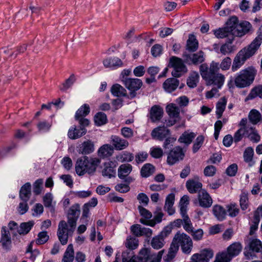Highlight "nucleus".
Masks as SVG:
<instances>
[{"label":"nucleus","instance_id":"f257e3e1","mask_svg":"<svg viewBox=\"0 0 262 262\" xmlns=\"http://www.w3.org/2000/svg\"><path fill=\"white\" fill-rule=\"evenodd\" d=\"M80 206L76 204L70 208L68 213V222L61 221L58 225L57 236L61 244H67L69 236H72L76 226V222L80 215Z\"/></svg>","mask_w":262,"mask_h":262},{"label":"nucleus","instance_id":"f03ea898","mask_svg":"<svg viewBox=\"0 0 262 262\" xmlns=\"http://www.w3.org/2000/svg\"><path fill=\"white\" fill-rule=\"evenodd\" d=\"M180 246L184 253L189 254L192 250L193 242L190 237L187 234L178 231L172 239L168 253L165 258V261H170L174 257Z\"/></svg>","mask_w":262,"mask_h":262},{"label":"nucleus","instance_id":"7ed1b4c3","mask_svg":"<svg viewBox=\"0 0 262 262\" xmlns=\"http://www.w3.org/2000/svg\"><path fill=\"white\" fill-rule=\"evenodd\" d=\"M262 42V35L259 34L248 46L240 50L234 57L232 66V70L234 72L238 69L245 62L252 57Z\"/></svg>","mask_w":262,"mask_h":262},{"label":"nucleus","instance_id":"20e7f679","mask_svg":"<svg viewBox=\"0 0 262 262\" xmlns=\"http://www.w3.org/2000/svg\"><path fill=\"white\" fill-rule=\"evenodd\" d=\"M256 73V70L252 66L241 70L235 77V85L239 88L249 86L253 82Z\"/></svg>","mask_w":262,"mask_h":262},{"label":"nucleus","instance_id":"39448f33","mask_svg":"<svg viewBox=\"0 0 262 262\" xmlns=\"http://www.w3.org/2000/svg\"><path fill=\"white\" fill-rule=\"evenodd\" d=\"M242 249V246L239 243H234L228 247L227 252L217 254L213 262H229L233 257L239 253Z\"/></svg>","mask_w":262,"mask_h":262},{"label":"nucleus","instance_id":"423d86ee","mask_svg":"<svg viewBox=\"0 0 262 262\" xmlns=\"http://www.w3.org/2000/svg\"><path fill=\"white\" fill-rule=\"evenodd\" d=\"M169 65L173 69L171 74L174 77H180L187 72V69L182 59L177 57L170 58Z\"/></svg>","mask_w":262,"mask_h":262},{"label":"nucleus","instance_id":"0eeeda50","mask_svg":"<svg viewBox=\"0 0 262 262\" xmlns=\"http://www.w3.org/2000/svg\"><path fill=\"white\" fill-rule=\"evenodd\" d=\"M124 85L130 91L129 96L133 98L136 96V91L139 90L142 85L141 80L137 78H124L122 80Z\"/></svg>","mask_w":262,"mask_h":262},{"label":"nucleus","instance_id":"6e6552de","mask_svg":"<svg viewBox=\"0 0 262 262\" xmlns=\"http://www.w3.org/2000/svg\"><path fill=\"white\" fill-rule=\"evenodd\" d=\"M164 250L159 251L158 254H151L147 249H143L139 252V258L141 262H160Z\"/></svg>","mask_w":262,"mask_h":262},{"label":"nucleus","instance_id":"1a4fd4ad","mask_svg":"<svg viewBox=\"0 0 262 262\" xmlns=\"http://www.w3.org/2000/svg\"><path fill=\"white\" fill-rule=\"evenodd\" d=\"M185 154L180 146H177L170 151L168 155L167 162L169 165H172L179 160L183 159Z\"/></svg>","mask_w":262,"mask_h":262},{"label":"nucleus","instance_id":"9d476101","mask_svg":"<svg viewBox=\"0 0 262 262\" xmlns=\"http://www.w3.org/2000/svg\"><path fill=\"white\" fill-rule=\"evenodd\" d=\"M89 113L90 107L86 104H83L78 110L75 115V119L78 121L79 125H89L90 121L88 119L84 118Z\"/></svg>","mask_w":262,"mask_h":262},{"label":"nucleus","instance_id":"9b49d317","mask_svg":"<svg viewBox=\"0 0 262 262\" xmlns=\"http://www.w3.org/2000/svg\"><path fill=\"white\" fill-rule=\"evenodd\" d=\"M132 170V166L129 164H122L118 168V177L127 183H130L133 181V178L128 175Z\"/></svg>","mask_w":262,"mask_h":262},{"label":"nucleus","instance_id":"f8f14e48","mask_svg":"<svg viewBox=\"0 0 262 262\" xmlns=\"http://www.w3.org/2000/svg\"><path fill=\"white\" fill-rule=\"evenodd\" d=\"M88 125H80L79 127L74 126L70 128L68 132V137L72 140H76L80 138L85 135L87 132L85 127Z\"/></svg>","mask_w":262,"mask_h":262},{"label":"nucleus","instance_id":"ddd939ff","mask_svg":"<svg viewBox=\"0 0 262 262\" xmlns=\"http://www.w3.org/2000/svg\"><path fill=\"white\" fill-rule=\"evenodd\" d=\"M213 256V252L211 250L204 249L199 254H193L191 257L190 262H209Z\"/></svg>","mask_w":262,"mask_h":262},{"label":"nucleus","instance_id":"4468645a","mask_svg":"<svg viewBox=\"0 0 262 262\" xmlns=\"http://www.w3.org/2000/svg\"><path fill=\"white\" fill-rule=\"evenodd\" d=\"M83 158L85 159L87 173L93 174L100 164V160L97 158L88 157L86 156H83Z\"/></svg>","mask_w":262,"mask_h":262},{"label":"nucleus","instance_id":"2eb2a0df","mask_svg":"<svg viewBox=\"0 0 262 262\" xmlns=\"http://www.w3.org/2000/svg\"><path fill=\"white\" fill-rule=\"evenodd\" d=\"M198 199L199 205L203 208L210 207L213 203L211 197L205 190L199 193Z\"/></svg>","mask_w":262,"mask_h":262},{"label":"nucleus","instance_id":"dca6fc26","mask_svg":"<svg viewBox=\"0 0 262 262\" xmlns=\"http://www.w3.org/2000/svg\"><path fill=\"white\" fill-rule=\"evenodd\" d=\"M225 77L224 75L221 73H217L213 76L209 77V78L206 80L207 85H210L214 84L217 85L218 89L221 88L225 81Z\"/></svg>","mask_w":262,"mask_h":262},{"label":"nucleus","instance_id":"f3484780","mask_svg":"<svg viewBox=\"0 0 262 262\" xmlns=\"http://www.w3.org/2000/svg\"><path fill=\"white\" fill-rule=\"evenodd\" d=\"M251 25L248 21H243L236 26V29L234 31V36L242 37L248 33L251 29Z\"/></svg>","mask_w":262,"mask_h":262},{"label":"nucleus","instance_id":"a211bd4d","mask_svg":"<svg viewBox=\"0 0 262 262\" xmlns=\"http://www.w3.org/2000/svg\"><path fill=\"white\" fill-rule=\"evenodd\" d=\"M170 131L164 125L154 128L151 135L154 138L162 140L169 134Z\"/></svg>","mask_w":262,"mask_h":262},{"label":"nucleus","instance_id":"6ab92c4d","mask_svg":"<svg viewBox=\"0 0 262 262\" xmlns=\"http://www.w3.org/2000/svg\"><path fill=\"white\" fill-rule=\"evenodd\" d=\"M163 215L164 214L162 212L161 209L159 208H157V211L155 212V215L153 220L147 221L144 219H141L140 220V222L143 224L154 227L156 223H159L162 221Z\"/></svg>","mask_w":262,"mask_h":262},{"label":"nucleus","instance_id":"aec40b11","mask_svg":"<svg viewBox=\"0 0 262 262\" xmlns=\"http://www.w3.org/2000/svg\"><path fill=\"white\" fill-rule=\"evenodd\" d=\"M103 64L106 68H116L121 67L123 63L122 61L118 57H108L105 58Z\"/></svg>","mask_w":262,"mask_h":262},{"label":"nucleus","instance_id":"412c9836","mask_svg":"<svg viewBox=\"0 0 262 262\" xmlns=\"http://www.w3.org/2000/svg\"><path fill=\"white\" fill-rule=\"evenodd\" d=\"M94 150V144L90 140L84 141L81 144L78 152L82 155H88Z\"/></svg>","mask_w":262,"mask_h":262},{"label":"nucleus","instance_id":"4be33fe9","mask_svg":"<svg viewBox=\"0 0 262 262\" xmlns=\"http://www.w3.org/2000/svg\"><path fill=\"white\" fill-rule=\"evenodd\" d=\"M179 85V80L170 78L166 79L163 84L164 89L168 93L174 91Z\"/></svg>","mask_w":262,"mask_h":262},{"label":"nucleus","instance_id":"5701e85b","mask_svg":"<svg viewBox=\"0 0 262 262\" xmlns=\"http://www.w3.org/2000/svg\"><path fill=\"white\" fill-rule=\"evenodd\" d=\"M111 139L113 145L117 150H122L128 146L129 144L127 140L118 136H112Z\"/></svg>","mask_w":262,"mask_h":262},{"label":"nucleus","instance_id":"b1692460","mask_svg":"<svg viewBox=\"0 0 262 262\" xmlns=\"http://www.w3.org/2000/svg\"><path fill=\"white\" fill-rule=\"evenodd\" d=\"M163 114V109L159 105H154L150 109V118L153 122L159 121L162 118Z\"/></svg>","mask_w":262,"mask_h":262},{"label":"nucleus","instance_id":"393cba45","mask_svg":"<svg viewBox=\"0 0 262 262\" xmlns=\"http://www.w3.org/2000/svg\"><path fill=\"white\" fill-rule=\"evenodd\" d=\"M174 202V194L170 193L168 194L166 198L164 209L170 215L173 214L175 212V210L173 207Z\"/></svg>","mask_w":262,"mask_h":262},{"label":"nucleus","instance_id":"a878e982","mask_svg":"<svg viewBox=\"0 0 262 262\" xmlns=\"http://www.w3.org/2000/svg\"><path fill=\"white\" fill-rule=\"evenodd\" d=\"M166 111L169 117L172 119H175L177 120H180V108L173 103H170L167 105Z\"/></svg>","mask_w":262,"mask_h":262},{"label":"nucleus","instance_id":"bb28decb","mask_svg":"<svg viewBox=\"0 0 262 262\" xmlns=\"http://www.w3.org/2000/svg\"><path fill=\"white\" fill-rule=\"evenodd\" d=\"M1 243L4 248L9 249L11 244V239L9 231L7 230L6 227H3L1 231Z\"/></svg>","mask_w":262,"mask_h":262},{"label":"nucleus","instance_id":"cd10ccee","mask_svg":"<svg viewBox=\"0 0 262 262\" xmlns=\"http://www.w3.org/2000/svg\"><path fill=\"white\" fill-rule=\"evenodd\" d=\"M122 262H141L139 258V255L136 256L134 252L129 250H126L122 254Z\"/></svg>","mask_w":262,"mask_h":262},{"label":"nucleus","instance_id":"c85d7f7f","mask_svg":"<svg viewBox=\"0 0 262 262\" xmlns=\"http://www.w3.org/2000/svg\"><path fill=\"white\" fill-rule=\"evenodd\" d=\"M186 62L188 63L191 61L194 64L202 63L204 60V53L202 51L193 54L192 55H186Z\"/></svg>","mask_w":262,"mask_h":262},{"label":"nucleus","instance_id":"c756f323","mask_svg":"<svg viewBox=\"0 0 262 262\" xmlns=\"http://www.w3.org/2000/svg\"><path fill=\"white\" fill-rule=\"evenodd\" d=\"M75 170L77 174L79 176H83L87 173L85 159L83 158V156L77 159Z\"/></svg>","mask_w":262,"mask_h":262},{"label":"nucleus","instance_id":"7c9ffc66","mask_svg":"<svg viewBox=\"0 0 262 262\" xmlns=\"http://www.w3.org/2000/svg\"><path fill=\"white\" fill-rule=\"evenodd\" d=\"M31 186L30 183H26L20 188L19 197L24 202H27L30 198Z\"/></svg>","mask_w":262,"mask_h":262},{"label":"nucleus","instance_id":"2f4dec72","mask_svg":"<svg viewBox=\"0 0 262 262\" xmlns=\"http://www.w3.org/2000/svg\"><path fill=\"white\" fill-rule=\"evenodd\" d=\"M114 152V147L110 144H104L101 146L98 150V155L101 158H106L112 155Z\"/></svg>","mask_w":262,"mask_h":262},{"label":"nucleus","instance_id":"473e14b6","mask_svg":"<svg viewBox=\"0 0 262 262\" xmlns=\"http://www.w3.org/2000/svg\"><path fill=\"white\" fill-rule=\"evenodd\" d=\"M186 186L190 193H196L202 187L201 183L194 180H189L187 181Z\"/></svg>","mask_w":262,"mask_h":262},{"label":"nucleus","instance_id":"72a5a7b5","mask_svg":"<svg viewBox=\"0 0 262 262\" xmlns=\"http://www.w3.org/2000/svg\"><path fill=\"white\" fill-rule=\"evenodd\" d=\"M198 48V41L195 36L193 34H190L186 43V50L189 52H194Z\"/></svg>","mask_w":262,"mask_h":262},{"label":"nucleus","instance_id":"f704fd0d","mask_svg":"<svg viewBox=\"0 0 262 262\" xmlns=\"http://www.w3.org/2000/svg\"><path fill=\"white\" fill-rule=\"evenodd\" d=\"M53 122L52 120H43L39 121L37 125V128L39 132H49L52 128Z\"/></svg>","mask_w":262,"mask_h":262},{"label":"nucleus","instance_id":"c9c22d12","mask_svg":"<svg viewBox=\"0 0 262 262\" xmlns=\"http://www.w3.org/2000/svg\"><path fill=\"white\" fill-rule=\"evenodd\" d=\"M213 214L220 221L224 220L226 215L225 209L219 205H215L212 209Z\"/></svg>","mask_w":262,"mask_h":262},{"label":"nucleus","instance_id":"e433bc0d","mask_svg":"<svg viewBox=\"0 0 262 262\" xmlns=\"http://www.w3.org/2000/svg\"><path fill=\"white\" fill-rule=\"evenodd\" d=\"M238 18L236 16L231 17L226 22L225 27L232 35L234 34V31L236 29V26L238 25Z\"/></svg>","mask_w":262,"mask_h":262},{"label":"nucleus","instance_id":"4c0bfd02","mask_svg":"<svg viewBox=\"0 0 262 262\" xmlns=\"http://www.w3.org/2000/svg\"><path fill=\"white\" fill-rule=\"evenodd\" d=\"M74 258V251L72 244L68 245L62 259V262H73Z\"/></svg>","mask_w":262,"mask_h":262},{"label":"nucleus","instance_id":"58836bf2","mask_svg":"<svg viewBox=\"0 0 262 262\" xmlns=\"http://www.w3.org/2000/svg\"><path fill=\"white\" fill-rule=\"evenodd\" d=\"M247 136L251 141L254 142H258L260 140L259 135L255 127L253 126L247 127Z\"/></svg>","mask_w":262,"mask_h":262},{"label":"nucleus","instance_id":"ea45409f","mask_svg":"<svg viewBox=\"0 0 262 262\" xmlns=\"http://www.w3.org/2000/svg\"><path fill=\"white\" fill-rule=\"evenodd\" d=\"M115 174L114 163L112 162L105 163L104 167L102 170V175L103 176L111 178Z\"/></svg>","mask_w":262,"mask_h":262},{"label":"nucleus","instance_id":"a19ab883","mask_svg":"<svg viewBox=\"0 0 262 262\" xmlns=\"http://www.w3.org/2000/svg\"><path fill=\"white\" fill-rule=\"evenodd\" d=\"M199 75L196 72H192L187 80V84L190 88H193L195 87L199 81Z\"/></svg>","mask_w":262,"mask_h":262},{"label":"nucleus","instance_id":"79ce46f5","mask_svg":"<svg viewBox=\"0 0 262 262\" xmlns=\"http://www.w3.org/2000/svg\"><path fill=\"white\" fill-rule=\"evenodd\" d=\"M227 103V100L225 97L222 98L216 104V114L217 116V118H220L224 112L226 105Z\"/></svg>","mask_w":262,"mask_h":262},{"label":"nucleus","instance_id":"37998d69","mask_svg":"<svg viewBox=\"0 0 262 262\" xmlns=\"http://www.w3.org/2000/svg\"><path fill=\"white\" fill-rule=\"evenodd\" d=\"M116 159L121 162H130L134 159V156L129 152L125 151L117 155Z\"/></svg>","mask_w":262,"mask_h":262},{"label":"nucleus","instance_id":"c03bdc74","mask_svg":"<svg viewBox=\"0 0 262 262\" xmlns=\"http://www.w3.org/2000/svg\"><path fill=\"white\" fill-rule=\"evenodd\" d=\"M111 92L115 96H123L126 95L125 89L119 84H115L112 86Z\"/></svg>","mask_w":262,"mask_h":262},{"label":"nucleus","instance_id":"a18cd8bd","mask_svg":"<svg viewBox=\"0 0 262 262\" xmlns=\"http://www.w3.org/2000/svg\"><path fill=\"white\" fill-rule=\"evenodd\" d=\"M249 247L251 251L259 252L262 249V243L257 239H253L249 242Z\"/></svg>","mask_w":262,"mask_h":262},{"label":"nucleus","instance_id":"49530a36","mask_svg":"<svg viewBox=\"0 0 262 262\" xmlns=\"http://www.w3.org/2000/svg\"><path fill=\"white\" fill-rule=\"evenodd\" d=\"M155 168L150 164H145L141 168V174L142 177L146 178L154 172Z\"/></svg>","mask_w":262,"mask_h":262},{"label":"nucleus","instance_id":"de8ad7c7","mask_svg":"<svg viewBox=\"0 0 262 262\" xmlns=\"http://www.w3.org/2000/svg\"><path fill=\"white\" fill-rule=\"evenodd\" d=\"M34 225V222L30 221L27 223H23L20 224L18 232L20 234H27Z\"/></svg>","mask_w":262,"mask_h":262},{"label":"nucleus","instance_id":"09e8293b","mask_svg":"<svg viewBox=\"0 0 262 262\" xmlns=\"http://www.w3.org/2000/svg\"><path fill=\"white\" fill-rule=\"evenodd\" d=\"M76 81V77L74 74H71L70 77L62 84L60 90L61 91H66L69 89Z\"/></svg>","mask_w":262,"mask_h":262},{"label":"nucleus","instance_id":"8fccbe9b","mask_svg":"<svg viewBox=\"0 0 262 262\" xmlns=\"http://www.w3.org/2000/svg\"><path fill=\"white\" fill-rule=\"evenodd\" d=\"M150 244L153 248L159 249L163 247L164 240L159 235H157L152 238Z\"/></svg>","mask_w":262,"mask_h":262},{"label":"nucleus","instance_id":"3c124183","mask_svg":"<svg viewBox=\"0 0 262 262\" xmlns=\"http://www.w3.org/2000/svg\"><path fill=\"white\" fill-rule=\"evenodd\" d=\"M214 34L217 38H223L229 36L231 34L225 27L214 30Z\"/></svg>","mask_w":262,"mask_h":262},{"label":"nucleus","instance_id":"603ef678","mask_svg":"<svg viewBox=\"0 0 262 262\" xmlns=\"http://www.w3.org/2000/svg\"><path fill=\"white\" fill-rule=\"evenodd\" d=\"M260 117L261 115L260 113L255 110H252L248 116L250 121L254 125L256 124L259 121Z\"/></svg>","mask_w":262,"mask_h":262},{"label":"nucleus","instance_id":"864d4df0","mask_svg":"<svg viewBox=\"0 0 262 262\" xmlns=\"http://www.w3.org/2000/svg\"><path fill=\"white\" fill-rule=\"evenodd\" d=\"M227 212L230 216H236L239 212V209L235 204H230L226 206Z\"/></svg>","mask_w":262,"mask_h":262},{"label":"nucleus","instance_id":"5fc2aeb1","mask_svg":"<svg viewBox=\"0 0 262 262\" xmlns=\"http://www.w3.org/2000/svg\"><path fill=\"white\" fill-rule=\"evenodd\" d=\"M107 121L106 115L102 112L97 113L95 117V122L98 125H101L106 123Z\"/></svg>","mask_w":262,"mask_h":262},{"label":"nucleus","instance_id":"6e6d98bb","mask_svg":"<svg viewBox=\"0 0 262 262\" xmlns=\"http://www.w3.org/2000/svg\"><path fill=\"white\" fill-rule=\"evenodd\" d=\"M247 135V127H241L237 130L234 134L233 139L235 143H237L240 141L243 137L245 135Z\"/></svg>","mask_w":262,"mask_h":262},{"label":"nucleus","instance_id":"4d7b16f0","mask_svg":"<svg viewBox=\"0 0 262 262\" xmlns=\"http://www.w3.org/2000/svg\"><path fill=\"white\" fill-rule=\"evenodd\" d=\"M232 40L229 43H226L223 45L220 48V52L222 54L225 55L232 53L234 51V47L231 45Z\"/></svg>","mask_w":262,"mask_h":262},{"label":"nucleus","instance_id":"13d9d810","mask_svg":"<svg viewBox=\"0 0 262 262\" xmlns=\"http://www.w3.org/2000/svg\"><path fill=\"white\" fill-rule=\"evenodd\" d=\"M194 138V135L193 133L183 134L179 139V141L181 143L189 144Z\"/></svg>","mask_w":262,"mask_h":262},{"label":"nucleus","instance_id":"bf43d9fd","mask_svg":"<svg viewBox=\"0 0 262 262\" xmlns=\"http://www.w3.org/2000/svg\"><path fill=\"white\" fill-rule=\"evenodd\" d=\"M183 227L184 229L188 233L192 231V230L194 229L192 222L189 216H185V218H183Z\"/></svg>","mask_w":262,"mask_h":262},{"label":"nucleus","instance_id":"052dcab7","mask_svg":"<svg viewBox=\"0 0 262 262\" xmlns=\"http://www.w3.org/2000/svg\"><path fill=\"white\" fill-rule=\"evenodd\" d=\"M125 245L127 248L130 249H135L138 246V240L135 237H128Z\"/></svg>","mask_w":262,"mask_h":262},{"label":"nucleus","instance_id":"680f3d73","mask_svg":"<svg viewBox=\"0 0 262 262\" xmlns=\"http://www.w3.org/2000/svg\"><path fill=\"white\" fill-rule=\"evenodd\" d=\"M189 234L191 235L194 241H199L202 239L204 232L202 229H198L196 230H192Z\"/></svg>","mask_w":262,"mask_h":262},{"label":"nucleus","instance_id":"e2e57ef3","mask_svg":"<svg viewBox=\"0 0 262 262\" xmlns=\"http://www.w3.org/2000/svg\"><path fill=\"white\" fill-rule=\"evenodd\" d=\"M49 238L47 231L41 232L38 234V238L36 239V243L38 245L43 244L48 241Z\"/></svg>","mask_w":262,"mask_h":262},{"label":"nucleus","instance_id":"0e129e2a","mask_svg":"<svg viewBox=\"0 0 262 262\" xmlns=\"http://www.w3.org/2000/svg\"><path fill=\"white\" fill-rule=\"evenodd\" d=\"M254 151L252 147L247 148L244 152V160L246 162H250L252 160Z\"/></svg>","mask_w":262,"mask_h":262},{"label":"nucleus","instance_id":"69168bd1","mask_svg":"<svg viewBox=\"0 0 262 262\" xmlns=\"http://www.w3.org/2000/svg\"><path fill=\"white\" fill-rule=\"evenodd\" d=\"M241 208L243 210H245L248 207V198L247 194L243 193L241 195L239 200Z\"/></svg>","mask_w":262,"mask_h":262},{"label":"nucleus","instance_id":"338daca9","mask_svg":"<svg viewBox=\"0 0 262 262\" xmlns=\"http://www.w3.org/2000/svg\"><path fill=\"white\" fill-rule=\"evenodd\" d=\"M42 184V179H38L34 183L33 192L35 193V195H38L41 193Z\"/></svg>","mask_w":262,"mask_h":262},{"label":"nucleus","instance_id":"774afa93","mask_svg":"<svg viewBox=\"0 0 262 262\" xmlns=\"http://www.w3.org/2000/svg\"><path fill=\"white\" fill-rule=\"evenodd\" d=\"M231 64V59L229 57L225 58L221 62L220 68L223 71L229 69Z\"/></svg>","mask_w":262,"mask_h":262}]
</instances>
